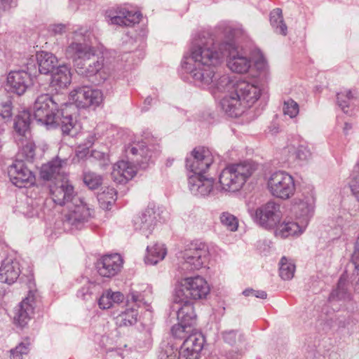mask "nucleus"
<instances>
[{"mask_svg": "<svg viewBox=\"0 0 359 359\" xmlns=\"http://www.w3.org/2000/svg\"><path fill=\"white\" fill-rule=\"evenodd\" d=\"M268 180H293V177L283 170H278L271 174Z\"/></svg>", "mask_w": 359, "mask_h": 359, "instance_id": "nucleus-53", "label": "nucleus"}, {"mask_svg": "<svg viewBox=\"0 0 359 359\" xmlns=\"http://www.w3.org/2000/svg\"><path fill=\"white\" fill-rule=\"evenodd\" d=\"M215 74V77L213 79L212 85L209 90L212 94H216L217 92L226 93V95H230L231 92L234 90L236 83H234L230 76L227 74H223L218 79Z\"/></svg>", "mask_w": 359, "mask_h": 359, "instance_id": "nucleus-31", "label": "nucleus"}, {"mask_svg": "<svg viewBox=\"0 0 359 359\" xmlns=\"http://www.w3.org/2000/svg\"><path fill=\"white\" fill-rule=\"evenodd\" d=\"M219 220L221 224L229 231H237L238 227V220L233 215L228 212H224L220 215Z\"/></svg>", "mask_w": 359, "mask_h": 359, "instance_id": "nucleus-43", "label": "nucleus"}, {"mask_svg": "<svg viewBox=\"0 0 359 359\" xmlns=\"http://www.w3.org/2000/svg\"><path fill=\"white\" fill-rule=\"evenodd\" d=\"M156 224V215L151 209L146 210L140 216L134 219V226L136 231L148 237L151 233Z\"/></svg>", "mask_w": 359, "mask_h": 359, "instance_id": "nucleus-21", "label": "nucleus"}, {"mask_svg": "<svg viewBox=\"0 0 359 359\" xmlns=\"http://www.w3.org/2000/svg\"><path fill=\"white\" fill-rule=\"evenodd\" d=\"M171 332L176 338H187L189 334L193 332V327H189L185 324L178 322L177 324L172 327Z\"/></svg>", "mask_w": 359, "mask_h": 359, "instance_id": "nucleus-46", "label": "nucleus"}, {"mask_svg": "<svg viewBox=\"0 0 359 359\" xmlns=\"http://www.w3.org/2000/svg\"><path fill=\"white\" fill-rule=\"evenodd\" d=\"M260 95L261 88L257 84L241 80L236 83L234 90L221 100L220 104L228 116L237 117L252 107Z\"/></svg>", "mask_w": 359, "mask_h": 359, "instance_id": "nucleus-4", "label": "nucleus"}, {"mask_svg": "<svg viewBox=\"0 0 359 359\" xmlns=\"http://www.w3.org/2000/svg\"><path fill=\"white\" fill-rule=\"evenodd\" d=\"M116 191L114 188L107 187L102 192L98 193L97 199L103 208H107L116 200Z\"/></svg>", "mask_w": 359, "mask_h": 359, "instance_id": "nucleus-42", "label": "nucleus"}, {"mask_svg": "<svg viewBox=\"0 0 359 359\" xmlns=\"http://www.w3.org/2000/svg\"><path fill=\"white\" fill-rule=\"evenodd\" d=\"M49 189L53 202L60 205H67L79 197L69 181H51Z\"/></svg>", "mask_w": 359, "mask_h": 359, "instance_id": "nucleus-14", "label": "nucleus"}, {"mask_svg": "<svg viewBox=\"0 0 359 359\" xmlns=\"http://www.w3.org/2000/svg\"><path fill=\"white\" fill-rule=\"evenodd\" d=\"M254 171L253 165L250 162L233 164L226 167L220 173L219 180H235L239 177L246 180Z\"/></svg>", "mask_w": 359, "mask_h": 359, "instance_id": "nucleus-19", "label": "nucleus"}, {"mask_svg": "<svg viewBox=\"0 0 359 359\" xmlns=\"http://www.w3.org/2000/svg\"><path fill=\"white\" fill-rule=\"evenodd\" d=\"M215 182L222 181H189V189L196 196H205L210 193H215Z\"/></svg>", "mask_w": 359, "mask_h": 359, "instance_id": "nucleus-29", "label": "nucleus"}, {"mask_svg": "<svg viewBox=\"0 0 359 359\" xmlns=\"http://www.w3.org/2000/svg\"><path fill=\"white\" fill-rule=\"evenodd\" d=\"M106 15L111 24L126 27H130L139 23L142 16L140 12L130 11L121 7L117 8L114 11H107Z\"/></svg>", "mask_w": 359, "mask_h": 359, "instance_id": "nucleus-17", "label": "nucleus"}, {"mask_svg": "<svg viewBox=\"0 0 359 359\" xmlns=\"http://www.w3.org/2000/svg\"><path fill=\"white\" fill-rule=\"evenodd\" d=\"M107 359H123L121 353L117 350H111L107 352Z\"/></svg>", "mask_w": 359, "mask_h": 359, "instance_id": "nucleus-59", "label": "nucleus"}, {"mask_svg": "<svg viewBox=\"0 0 359 359\" xmlns=\"http://www.w3.org/2000/svg\"><path fill=\"white\" fill-rule=\"evenodd\" d=\"M209 249L202 242L192 243L182 252V259L187 269L199 270L205 267L209 259Z\"/></svg>", "mask_w": 359, "mask_h": 359, "instance_id": "nucleus-10", "label": "nucleus"}, {"mask_svg": "<svg viewBox=\"0 0 359 359\" xmlns=\"http://www.w3.org/2000/svg\"><path fill=\"white\" fill-rule=\"evenodd\" d=\"M91 291L90 290V285L83 287L77 293L79 297L83 299H87L90 296Z\"/></svg>", "mask_w": 359, "mask_h": 359, "instance_id": "nucleus-58", "label": "nucleus"}, {"mask_svg": "<svg viewBox=\"0 0 359 359\" xmlns=\"http://www.w3.org/2000/svg\"><path fill=\"white\" fill-rule=\"evenodd\" d=\"M32 84L29 74L25 70L11 71L7 76L6 86L9 90L21 95Z\"/></svg>", "mask_w": 359, "mask_h": 359, "instance_id": "nucleus-18", "label": "nucleus"}, {"mask_svg": "<svg viewBox=\"0 0 359 359\" xmlns=\"http://www.w3.org/2000/svg\"><path fill=\"white\" fill-rule=\"evenodd\" d=\"M224 341L229 344H233L236 340V332L233 330L226 331L222 333Z\"/></svg>", "mask_w": 359, "mask_h": 359, "instance_id": "nucleus-55", "label": "nucleus"}, {"mask_svg": "<svg viewBox=\"0 0 359 359\" xmlns=\"http://www.w3.org/2000/svg\"><path fill=\"white\" fill-rule=\"evenodd\" d=\"M83 180H98L97 176L93 172H85L83 174Z\"/></svg>", "mask_w": 359, "mask_h": 359, "instance_id": "nucleus-62", "label": "nucleus"}, {"mask_svg": "<svg viewBox=\"0 0 359 359\" xmlns=\"http://www.w3.org/2000/svg\"><path fill=\"white\" fill-rule=\"evenodd\" d=\"M22 149V156L27 161H31L35 156V145L34 142L29 140H26L25 144L23 140H20Z\"/></svg>", "mask_w": 359, "mask_h": 359, "instance_id": "nucleus-50", "label": "nucleus"}, {"mask_svg": "<svg viewBox=\"0 0 359 359\" xmlns=\"http://www.w3.org/2000/svg\"><path fill=\"white\" fill-rule=\"evenodd\" d=\"M175 302L182 304L177 311L178 322L192 327L195 324L196 318L193 303L187 299H176V297H175Z\"/></svg>", "mask_w": 359, "mask_h": 359, "instance_id": "nucleus-24", "label": "nucleus"}, {"mask_svg": "<svg viewBox=\"0 0 359 359\" xmlns=\"http://www.w3.org/2000/svg\"><path fill=\"white\" fill-rule=\"evenodd\" d=\"M0 115L4 119H9L12 116V107L10 102L2 104L0 109Z\"/></svg>", "mask_w": 359, "mask_h": 359, "instance_id": "nucleus-52", "label": "nucleus"}, {"mask_svg": "<svg viewBox=\"0 0 359 359\" xmlns=\"http://www.w3.org/2000/svg\"><path fill=\"white\" fill-rule=\"evenodd\" d=\"M215 192L234 193L243 190L245 194L254 189L252 181H222L220 183L215 182Z\"/></svg>", "mask_w": 359, "mask_h": 359, "instance_id": "nucleus-25", "label": "nucleus"}, {"mask_svg": "<svg viewBox=\"0 0 359 359\" xmlns=\"http://www.w3.org/2000/svg\"><path fill=\"white\" fill-rule=\"evenodd\" d=\"M8 174L10 180H35L34 173L21 160H16L8 166Z\"/></svg>", "mask_w": 359, "mask_h": 359, "instance_id": "nucleus-28", "label": "nucleus"}, {"mask_svg": "<svg viewBox=\"0 0 359 359\" xmlns=\"http://www.w3.org/2000/svg\"><path fill=\"white\" fill-rule=\"evenodd\" d=\"M31 115L28 111H22L16 117L14 128L16 132L21 136L27 138L29 134V129L31 123Z\"/></svg>", "mask_w": 359, "mask_h": 359, "instance_id": "nucleus-38", "label": "nucleus"}, {"mask_svg": "<svg viewBox=\"0 0 359 359\" xmlns=\"http://www.w3.org/2000/svg\"><path fill=\"white\" fill-rule=\"evenodd\" d=\"M315 197L311 194L304 196L303 198H296L293 201L291 210L295 218L307 226L309 220L313 217L315 210Z\"/></svg>", "mask_w": 359, "mask_h": 359, "instance_id": "nucleus-15", "label": "nucleus"}, {"mask_svg": "<svg viewBox=\"0 0 359 359\" xmlns=\"http://www.w3.org/2000/svg\"><path fill=\"white\" fill-rule=\"evenodd\" d=\"M213 162V156L209 149L204 147H195L185 160L186 168L190 175L189 179L196 177L198 180H209L204 175Z\"/></svg>", "mask_w": 359, "mask_h": 359, "instance_id": "nucleus-6", "label": "nucleus"}, {"mask_svg": "<svg viewBox=\"0 0 359 359\" xmlns=\"http://www.w3.org/2000/svg\"><path fill=\"white\" fill-rule=\"evenodd\" d=\"M123 264V260L119 254L107 255L97 261L96 268L101 276L111 278L121 271Z\"/></svg>", "mask_w": 359, "mask_h": 359, "instance_id": "nucleus-16", "label": "nucleus"}, {"mask_svg": "<svg viewBox=\"0 0 359 359\" xmlns=\"http://www.w3.org/2000/svg\"><path fill=\"white\" fill-rule=\"evenodd\" d=\"M67 160H61L59 158L43 164L40 168V177L42 180H57L59 177H65V167Z\"/></svg>", "mask_w": 359, "mask_h": 359, "instance_id": "nucleus-20", "label": "nucleus"}, {"mask_svg": "<svg viewBox=\"0 0 359 359\" xmlns=\"http://www.w3.org/2000/svg\"><path fill=\"white\" fill-rule=\"evenodd\" d=\"M57 97L42 94L37 97L33 106V116L35 121L48 129L60 126L64 134L69 135L75 125V120L69 109L72 105L65 104V108L59 107L63 104L58 103Z\"/></svg>", "mask_w": 359, "mask_h": 359, "instance_id": "nucleus-3", "label": "nucleus"}, {"mask_svg": "<svg viewBox=\"0 0 359 359\" xmlns=\"http://www.w3.org/2000/svg\"><path fill=\"white\" fill-rule=\"evenodd\" d=\"M72 74L70 67L66 65L57 67L52 76V83L59 88H65L70 84Z\"/></svg>", "mask_w": 359, "mask_h": 359, "instance_id": "nucleus-32", "label": "nucleus"}, {"mask_svg": "<svg viewBox=\"0 0 359 359\" xmlns=\"http://www.w3.org/2000/svg\"><path fill=\"white\" fill-rule=\"evenodd\" d=\"M48 30L53 35L62 34L65 32L66 27L62 24L52 25L49 27Z\"/></svg>", "mask_w": 359, "mask_h": 359, "instance_id": "nucleus-56", "label": "nucleus"}, {"mask_svg": "<svg viewBox=\"0 0 359 359\" xmlns=\"http://www.w3.org/2000/svg\"><path fill=\"white\" fill-rule=\"evenodd\" d=\"M90 32L86 28H80L73 34V41L67 46L66 55L72 59L79 74L91 76L104 72V58L95 53L87 43Z\"/></svg>", "mask_w": 359, "mask_h": 359, "instance_id": "nucleus-2", "label": "nucleus"}, {"mask_svg": "<svg viewBox=\"0 0 359 359\" xmlns=\"http://www.w3.org/2000/svg\"><path fill=\"white\" fill-rule=\"evenodd\" d=\"M69 97L78 107L81 108L97 107L104 100L102 92L100 90L88 86L78 88L72 90L69 94Z\"/></svg>", "mask_w": 359, "mask_h": 359, "instance_id": "nucleus-12", "label": "nucleus"}, {"mask_svg": "<svg viewBox=\"0 0 359 359\" xmlns=\"http://www.w3.org/2000/svg\"><path fill=\"white\" fill-rule=\"evenodd\" d=\"M241 31L231 27H225L224 30V40L219 44V53L222 54V59L226 56V65L233 72L245 74L252 66V61L246 53L240 50L236 46L235 38Z\"/></svg>", "mask_w": 359, "mask_h": 359, "instance_id": "nucleus-5", "label": "nucleus"}, {"mask_svg": "<svg viewBox=\"0 0 359 359\" xmlns=\"http://www.w3.org/2000/svg\"><path fill=\"white\" fill-rule=\"evenodd\" d=\"M31 302L30 297H26L19 305L14 319L20 326H24L27 323L30 315L33 313V306Z\"/></svg>", "mask_w": 359, "mask_h": 359, "instance_id": "nucleus-36", "label": "nucleus"}, {"mask_svg": "<svg viewBox=\"0 0 359 359\" xmlns=\"http://www.w3.org/2000/svg\"><path fill=\"white\" fill-rule=\"evenodd\" d=\"M351 299V294L348 290L346 276L344 274L340 277L337 288L330 294V300L332 302H346Z\"/></svg>", "mask_w": 359, "mask_h": 359, "instance_id": "nucleus-33", "label": "nucleus"}, {"mask_svg": "<svg viewBox=\"0 0 359 359\" xmlns=\"http://www.w3.org/2000/svg\"><path fill=\"white\" fill-rule=\"evenodd\" d=\"M351 262L355 269L359 271V238L354 245V251L351 257Z\"/></svg>", "mask_w": 359, "mask_h": 359, "instance_id": "nucleus-54", "label": "nucleus"}, {"mask_svg": "<svg viewBox=\"0 0 359 359\" xmlns=\"http://www.w3.org/2000/svg\"><path fill=\"white\" fill-rule=\"evenodd\" d=\"M16 6L15 0H0L1 11H6Z\"/></svg>", "mask_w": 359, "mask_h": 359, "instance_id": "nucleus-57", "label": "nucleus"}, {"mask_svg": "<svg viewBox=\"0 0 359 359\" xmlns=\"http://www.w3.org/2000/svg\"><path fill=\"white\" fill-rule=\"evenodd\" d=\"M123 300V294L120 292H113L111 290H105L98 299V306L101 309H109L114 304Z\"/></svg>", "mask_w": 359, "mask_h": 359, "instance_id": "nucleus-35", "label": "nucleus"}, {"mask_svg": "<svg viewBox=\"0 0 359 359\" xmlns=\"http://www.w3.org/2000/svg\"><path fill=\"white\" fill-rule=\"evenodd\" d=\"M210 291V287L205 278L194 276L182 279L175 297L180 300H198L205 298Z\"/></svg>", "mask_w": 359, "mask_h": 359, "instance_id": "nucleus-7", "label": "nucleus"}, {"mask_svg": "<svg viewBox=\"0 0 359 359\" xmlns=\"http://www.w3.org/2000/svg\"><path fill=\"white\" fill-rule=\"evenodd\" d=\"M255 67L263 77L266 76L269 71V66L266 58L259 51L257 53V57L255 59Z\"/></svg>", "mask_w": 359, "mask_h": 359, "instance_id": "nucleus-51", "label": "nucleus"}, {"mask_svg": "<svg viewBox=\"0 0 359 359\" xmlns=\"http://www.w3.org/2000/svg\"><path fill=\"white\" fill-rule=\"evenodd\" d=\"M93 216V210L81 196L74 198L66 205L64 212L65 224L75 228L81 229Z\"/></svg>", "mask_w": 359, "mask_h": 359, "instance_id": "nucleus-8", "label": "nucleus"}, {"mask_svg": "<svg viewBox=\"0 0 359 359\" xmlns=\"http://www.w3.org/2000/svg\"><path fill=\"white\" fill-rule=\"evenodd\" d=\"M96 140L97 137L95 134H88L84 140L82 150H79L76 151L77 157L79 158H83L84 157H86L89 153V148H90L93 145Z\"/></svg>", "mask_w": 359, "mask_h": 359, "instance_id": "nucleus-49", "label": "nucleus"}, {"mask_svg": "<svg viewBox=\"0 0 359 359\" xmlns=\"http://www.w3.org/2000/svg\"><path fill=\"white\" fill-rule=\"evenodd\" d=\"M222 62V54L214 47L213 39L198 35L194 39L189 55H184L182 67L190 74L196 85L209 90L215 77L216 67Z\"/></svg>", "mask_w": 359, "mask_h": 359, "instance_id": "nucleus-1", "label": "nucleus"}, {"mask_svg": "<svg viewBox=\"0 0 359 359\" xmlns=\"http://www.w3.org/2000/svg\"><path fill=\"white\" fill-rule=\"evenodd\" d=\"M39 65V72L42 74H47L50 72L56 62V57L48 52H41L36 55Z\"/></svg>", "mask_w": 359, "mask_h": 359, "instance_id": "nucleus-37", "label": "nucleus"}, {"mask_svg": "<svg viewBox=\"0 0 359 359\" xmlns=\"http://www.w3.org/2000/svg\"><path fill=\"white\" fill-rule=\"evenodd\" d=\"M145 262L147 264L155 265L162 261L167 255V250L164 244L156 243L147 248Z\"/></svg>", "mask_w": 359, "mask_h": 359, "instance_id": "nucleus-34", "label": "nucleus"}, {"mask_svg": "<svg viewBox=\"0 0 359 359\" xmlns=\"http://www.w3.org/2000/svg\"><path fill=\"white\" fill-rule=\"evenodd\" d=\"M279 275L282 279L287 280L294 277L296 266L292 260L285 257L280 261Z\"/></svg>", "mask_w": 359, "mask_h": 359, "instance_id": "nucleus-41", "label": "nucleus"}, {"mask_svg": "<svg viewBox=\"0 0 359 359\" xmlns=\"http://www.w3.org/2000/svg\"><path fill=\"white\" fill-rule=\"evenodd\" d=\"M20 272V264L17 260L6 259L0 267V282L11 285L18 280Z\"/></svg>", "mask_w": 359, "mask_h": 359, "instance_id": "nucleus-23", "label": "nucleus"}, {"mask_svg": "<svg viewBox=\"0 0 359 359\" xmlns=\"http://www.w3.org/2000/svg\"><path fill=\"white\" fill-rule=\"evenodd\" d=\"M267 187L272 196L281 199H288L295 192L294 181H268Z\"/></svg>", "mask_w": 359, "mask_h": 359, "instance_id": "nucleus-22", "label": "nucleus"}, {"mask_svg": "<svg viewBox=\"0 0 359 359\" xmlns=\"http://www.w3.org/2000/svg\"><path fill=\"white\" fill-rule=\"evenodd\" d=\"M137 173L136 167L125 161L116 163L113 167L111 175L115 180L122 177L123 180H132Z\"/></svg>", "mask_w": 359, "mask_h": 359, "instance_id": "nucleus-30", "label": "nucleus"}, {"mask_svg": "<svg viewBox=\"0 0 359 359\" xmlns=\"http://www.w3.org/2000/svg\"><path fill=\"white\" fill-rule=\"evenodd\" d=\"M253 296L259 298V299H266L267 297V294L265 291L263 290H255Z\"/></svg>", "mask_w": 359, "mask_h": 359, "instance_id": "nucleus-63", "label": "nucleus"}, {"mask_svg": "<svg viewBox=\"0 0 359 359\" xmlns=\"http://www.w3.org/2000/svg\"><path fill=\"white\" fill-rule=\"evenodd\" d=\"M176 350L172 344L163 341L160 346L158 359H176Z\"/></svg>", "mask_w": 359, "mask_h": 359, "instance_id": "nucleus-45", "label": "nucleus"}, {"mask_svg": "<svg viewBox=\"0 0 359 359\" xmlns=\"http://www.w3.org/2000/svg\"><path fill=\"white\" fill-rule=\"evenodd\" d=\"M276 227L275 234L276 236L280 238L301 235L306 228V226L299 221L298 222H283L279 223Z\"/></svg>", "mask_w": 359, "mask_h": 359, "instance_id": "nucleus-27", "label": "nucleus"}, {"mask_svg": "<svg viewBox=\"0 0 359 359\" xmlns=\"http://www.w3.org/2000/svg\"><path fill=\"white\" fill-rule=\"evenodd\" d=\"M283 110L285 115H287L290 118H294L299 114V104L294 100L288 99L284 101Z\"/></svg>", "mask_w": 359, "mask_h": 359, "instance_id": "nucleus-48", "label": "nucleus"}, {"mask_svg": "<svg viewBox=\"0 0 359 359\" xmlns=\"http://www.w3.org/2000/svg\"><path fill=\"white\" fill-rule=\"evenodd\" d=\"M351 188L353 194L359 201V181H353V184H351Z\"/></svg>", "mask_w": 359, "mask_h": 359, "instance_id": "nucleus-60", "label": "nucleus"}, {"mask_svg": "<svg viewBox=\"0 0 359 359\" xmlns=\"http://www.w3.org/2000/svg\"><path fill=\"white\" fill-rule=\"evenodd\" d=\"M85 184L92 190L97 189L100 185V181H83Z\"/></svg>", "mask_w": 359, "mask_h": 359, "instance_id": "nucleus-61", "label": "nucleus"}, {"mask_svg": "<svg viewBox=\"0 0 359 359\" xmlns=\"http://www.w3.org/2000/svg\"><path fill=\"white\" fill-rule=\"evenodd\" d=\"M144 298L137 291H133L128 298L127 303L120 312L114 316L115 324L118 327H127L135 325L139 315L138 307L144 302Z\"/></svg>", "mask_w": 359, "mask_h": 359, "instance_id": "nucleus-11", "label": "nucleus"}, {"mask_svg": "<svg viewBox=\"0 0 359 359\" xmlns=\"http://www.w3.org/2000/svg\"><path fill=\"white\" fill-rule=\"evenodd\" d=\"M126 152L128 154H132L135 156H140L142 157L141 160L136 158L135 161L139 164L140 167L143 169L147 168L149 161L152 158V153L147 148V143L144 141L134 143L129 146L126 149Z\"/></svg>", "mask_w": 359, "mask_h": 359, "instance_id": "nucleus-26", "label": "nucleus"}, {"mask_svg": "<svg viewBox=\"0 0 359 359\" xmlns=\"http://www.w3.org/2000/svg\"><path fill=\"white\" fill-rule=\"evenodd\" d=\"M30 181H12L13 184L15 185L17 187L22 188L24 187H26V185Z\"/></svg>", "mask_w": 359, "mask_h": 359, "instance_id": "nucleus-64", "label": "nucleus"}, {"mask_svg": "<svg viewBox=\"0 0 359 359\" xmlns=\"http://www.w3.org/2000/svg\"><path fill=\"white\" fill-rule=\"evenodd\" d=\"M270 22L276 32L283 36L287 34V27L284 22L281 9L276 8L271 12Z\"/></svg>", "mask_w": 359, "mask_h": 359, "instance_id": "nucleus-39", "label": "nucleus"}, {"mask_svg": "<svg viewBox=\"0 0 359 359\" xmlns=\"http://www.w3.org/2000/svg\"><path fill=\"white\" fill-rule=\"evenodd\" d=\"M29 351V342L27 341L20 343L15 348L10 351L11 359H22L24 355Z\"/></svg>", "mask_w": 359, "mask_h": 359, "instance_id": "nucleus-47", "label": "nucleus"}, {"mask_svg": "<svg viewBox=\"0 0 359 359\" xmlns=\"http://www.w3.org/2000/svg\"><path fill=\"white\" fill-rule=\"evenodd\" d=\"M253 221L265 229H274L283 218L280 205L273 201H269L255 210H249Z\"/></svg>", "mask_w": 359, "mask_h": 359, "instance_id": "nucleus-9", "label": "nucleus"}, {"mask_svg": "<svg viewBox=\"0 0 359 359\" xmlns=\"http://www.w3.org/2000/svg\"><path fill=\"white\" fill-rule=\"evenodd\" d=\"M355 93L349 89H344L337 94V102L345 114H349L351 102L355 99Z\"/></svg>", "mask_w": 359, "mask_h": 359, "instance_id": "nucleus-40", "label": "nucleus"}, {"mask_svg": "<svg viewBox=\"0 0 359 359\" xmlns=\"http://www.w3.org/2000/svg\"><path fill=\"white\" fill-rule=\"evenodd\" d=\"M204 343L205 338L202 334L194 332L189 334L180 347L177 359H199Z\"/></svg>", "mask_w": 359, "mask_h": 359, "instance_id": "nucleus-13", "label": "nucleus"}, {"mask_svg": "<svg viewBox=\"0 0 359 359\" xmlns=\"http://www.w3.org/2000/svg\"><path fill=\"white\" fill-rule=\"evenodd\" d=\"M292 152L295 158L299 161H307L312 156L310 148L306 144H300L297 147H292Z\"/></svg>", "mask_w": 359, "mask_h": 359, "instance_id": "nucleus-44", "label": "nucleus"}]
</instances>
